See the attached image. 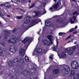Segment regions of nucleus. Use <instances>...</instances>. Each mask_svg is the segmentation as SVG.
<instances>
[{"label": "nucleus", "instance_id": "nucleus-11", "mask_svg": "<svg viewBox=\"0 0 79 79\" xmlns=\"http://www.w3.org/2000/svg\"><path fill=\"white\" fill-rule=\"evenodd\" d=\"M19 53L21 56H24L25 55V50L23 48L20 49L19 51Z\"/></svg>", "mask_w": 79, "mask_h": 79}, {"label": "nucleus", "instance_id": "nucleus-33", "mask_svg": "<svg viewBox=\"0 0 79 79\" xmlns=\"http://www.w3.org/2000/svg\"><path fill=\"white\" fill-rule=\"evenodd\" d=\"M68 52V48L65 49V53H67Z\"/></svg>", "mask_w": 79, "mask_h": 79}, {"label": "nucleus", "instance_id": "nucleus-45", "mask_svg": "<svg viewBox=\"0 0 79 79\" xmlns=\"http://www.w3.org/2000/svg\"><path fill=\"white\" fill-rule=\"evenodd\" d=\"M19 10H21V11H22V12H24V11H25L24 10H23V9H20Z\"/></svg>", "mask_w": 79, "mask_h": 79}, {"label": "nucleus", "instance_id": "nucleus-10", "mask_svg": "<svg viewBox=\"0 0 79 79\" xmlns=\"http://www.w3.org/2000/svg\"><path fill=\"white\" fill-rule=\"evenodd\" d=\"M53 36L52 35H49L47 36V37L48 39L50 41V44H53V42L52 40H53Z\"/></svg>", "mask_w": 79, "mask_h": 79}, {"label": "nucleus", "instance_id": "nucleus-50", "mask_svg": "<svg viewBox=\"0 0 79 79\" xmlns=\"http://www.w3.org/2000/svg\"><path fill=\"white\" fill-rule=\"evenodd\" d=\"M28 2L29 3H31V0H28Z\"/></svg>", "mask_w": 79, "mask_h": 79}, {"label": "nucleus", "instance_id": "nucleus-28", "mask_svg": "<svg viewBox=\"0 0 79 79\" xmlns=\"http://www.w3.org/2000/svg\"><path fill=\"white\" fill-rule=\"evenodd\" d=\"M16 29H17V28H14V29L12 30V32L13 33L15 32L16 31Z\"/></svg>", "mask_w": 79, "mask_h": 79}, {"label": "nucleus", "instance_id": "nucleus-53", "mask_svg": "<svg viewBox=\"0 0 79 79\" xmlns=\"http://www.w3.org/2000/svg\"><path fill=\"white\" fill-rule=\"evenodd\" d=\"M33 79H37V77H35L33 78Z\"/></svg>", "mask_w": 79, "mask_h": 79}, {"label": "nucleus", "instance_id": "nucleus-36", "mask_svg": "<svg viewBox=\"0 0 79 79\" xmlns=\"http://www.w3.org/2000/svg\"><path fill=\"white\" fill-rule=\"evenodd\" d=\"M74 30V28H73L70 30V32H73Z\"/></svg>", "mask_w": 79, "mask_h": 79}, {"label": "nucleus", "instance_id": "nucleus-61", "mask_svg": "<svg viewBox=\"0 0 79 79\" xmlns=\"http://www.w3.org/2000/svg\"><path fill=\"white\" fill-rule=\"evenodd\" d=\"M54 2H56L57 1V0H54Z\"/></svg>", "mask_w": 79, "mask_h": 79}, {"label": "nucleus", "instance_id": "nucleus-24", "mask_svg": "<svg viewBox=\"0 0 79 79\" xmlns=\"http://www.w3.org/2000/svg\"><path fill=\"white\" fill-rule=\"evenodd\" d=\"M3 51L2 50V49L0 48V56H2L3 55Z\"/></svg>", "mask_w": 79, "mask_h": 79}, {"label": "nucleus", "instance_id": "nucleus-22", "mask_svg": "<svg viewBox=\"0 0 79 79\" xmlns=\"http://www.w3.org/2000/svg\"><path fill=\"white\" fill-rule=\"evenodd\" d=\"M58 4H55L53 6V8L54 9H56V8H58Z\"/></svg>", "mask_w": 79, "mask_h": 79}, {"label": "nucleus", "instance_id": "nucleus-46", "mask_svg": "<svg viewBox=\"0 0 79 79\" xmlns=\"http://www.w3.org/2000/svg\"><path fill=\"white\" fill-rule=\"evenodd\" d=\"M33 18H35L36 17H37V16L35 14V15L33 16Z\"/></svg>", "mask_w": 79, "mask_h": 79}, {"label": "nucleus", "instance_id": "nucleus-20", "mask_svg": "<svg viewBox=\"0 0 79 79\" xmlns=\"http://www.w3.org/2000/svg\"><path fill=\"white\" fill-rule=\"evenodd\" d=\"M76 21H73V19H72L71 18H70V23H71V24H74V23H76Z\"/></svg>", "mask_w": 79, "mask_h": 79}, {"label": "nucleus", "instance_id": "nucleus-6", "mask_svg": "<svg viewBox=\"0 0 79 79\" xmlns=\"http://www.w3.org/2000/svg\"><path fill=\"white\" fill-rule=\"evenodd\" d=\"M3 32L4 33H5V34H6L4 35L3 38V40L5 42V41L7 40L8 39V37L9 36V34H10V32L7 30H3Z\"/></svg>", "mask_w": 79, "mask_h": 79}, {"label": "nucleus", "instance_id": "nucleus-12", "mask_svg": "<svg viewBox=\"0 0 79 79\" xmlns=\"http://www.w3.org/2000/svg\"><path fill=\"white\" fill-rule=\"evenodd\" d=\"M44 12V11L42 10H40L39 11H37L36 10L34 11V13L37 16V17H39V15L42 13Z\"/></svg>", "mask_w": 79, "mask_h": 79}, {"label": "nucleus", "instance_id": "nucleus-57", "mask_svg": "<svg viewBox=\"0 0 79 79\" xmlns=\"http://www.w3.org/2000/svg\"><path fill=\"white\" fill-rule=\"evenodd\" d=\"M21 74H23V75H25V74H24V72L21 73Z\"/></svg>", "mask_w": 79, "mask_h": 79}, {"label": "nucleus", "instance_id": "nucleus-49", "mask_svg": "<svg viewBox=\"0 0 79 79\" xmlns=\"http://www.w3.org/2000/svg\"><path fill=\"white\" fill-rule=\"evenodd\" d=\"M57 17V16H54L53 17H52V18H56Z\"/></svg>", "mask_w": 79, "mask_h": 79}, {"label": "nucleus", "instance_id": "nucleus-30", "mask_svg": "<svg viewBox=\"0 0 79 79\" xmlns=\"http://www.w3.org/2000/svg\"><path fill=\"white\" fill-rule=\"evenodd\" d=\"M63 35V33L60 32L59 33V35L60 36H61Z\"/></svg>", "mask_w": 79, "mask_h": 79}, {"label": "nucleus", "instance_id": "nucleus-13", "mask_svg": "<svg viewBox=\"0 0 79 79\" xmlns=\"http://www.w3.org/2000/svg\"><path fill=\"white\" fill-rule=\"evenodd\" d=\"M43 44L44 45H47V46H50V42L47 40H44L43 41Z\"/></svg>", "mask_w": 79, "mask_h": 79}, {"label": "nucleus", "instance_id": "nucleus-64", "mask_svg": "<svg viewBox=\"0 0 79 79\" xmlns=\"http://www.w3.org/2000/svg\"><path fill=\"white\" fill-rule=\"evenodd\" d=\"M71 0H70V1H71Z\"/></svg>", "mask_w": 79, "mask_h": 79}, {"label": "nucleus", "instance_id": "nucleus-9", "mask_svg": "<svg viewBox=\"0 0 79 79\" xmlns=\"http://www.w3.org/2000/svg\"><path fill=\"white\" fill-rule=\"evenodd\" d=\"M28 41L30 43H31L32 42V39H30L29 38H26L23 40L22 41V42H23L24 44H25L26 42H28Z\"/></svg>", "mask_w": 79, "mask_h": 79}, {"label": "nucleus", "instance_id": "nucleus-21", "mask_svg": "<svg viewBox=\"0 0 79 79\" xmlns=\"http://www.w3.org/2000/svg\"><path fill=\"white\" fill-rule=\"evenodd\" d=\"M4 6L5 7H6V8H10L11 7V6H9V4L8 3L4 4Z\"/></svg>", "mask_w": 79, "mask_h": 79}, {"label": "nucleus", "instance_id": "nucleus-15", "mask_svg": "<svg viewBox=\"0 0 79 79\" xmlns=\"http://www.w3.org/2000/svg\"><path fill=\"white\" fill-rule=\"evenodd\" d=\"M60 72L59 69H55L53 70V73L54 74H57Z\"/></svg>", "mask_w": 79, "mask_h": 79}, {"label": "nucleus", "instance_id": "nucleus-44", "mask_svg": "<svg viewBox=\"0 0 79 79\" xmlns=\"http://www.w3.org/2000/svg\"><path fill=\"white\" fill-rule=\"evenodd\" d=\"M20 1H21L22 2H25V0H20Z\"/></svg>", "mask_w": 79, "mask_h": 79}, {"label": "nucleus", "instance_id": "nucleus-35", "mask_svg": "<svg viewBox=\"0 0 79 79\" xmlns=\"http://www.w3.org/2000/svg\"><path fill=\"white\" fill-rule=\"evenodd\" d=\"M49 58L50 60H53V57H52V56H50L49 57Z\"/></svg>", "mask_w": 79, "mask_h": 79}, {"label": "nucleus", "instance_id": "nucleus-27", "mask_svg": "<svg viewBox=\"0 0 79 79\" xmlns=\"http://www.w3.org/2000/svg\"><path fill=\"white\" fill-rule=\"evenodd\" d=\"M39 53H41L42 52V49L41 48H40L38 49Z\"/></svg>", "mask_w": 79, "mask_h": 79}, {"label": "nucleus", "instance_id": "nucleus-51", "mask_svg": "<svg viewBox=\"0 0 79 79\" xmlns=\"http://www.w3.org/2000/svg\"><path fill=\"white\" fill-rule=\"evenodd\" d=\"M14 76H12V77H11V79H13L14 78Z\"/></svg>", "mask_w": 79, "mask_h": 79}, {"label": "nucleus", "instance_id": "nucleus-58", "mask_svg": "<svg viewBox=\"0 0 79 79\" xmlns=\"http://www.w3.org/2000/svg\"><path fill=\"white\" fill-rule=\"evenodd\" d=\"M68 54L69 55V49L68 51Z\"/></svg>", "mask_w": 79, "mask_h": 79}, {"label": "nucleus", "instance_id": "nucleus-2", "mask_svg": "<svg viewBox=\"0 0 79 79\" xmlns=\"http://www.w3.org/2000/svg\"><path fill=\"white\" fill-rule=\"evenodd\" d=\"M19 63H20L22 65L25 64V62L24 61L23 58H20L19 60L15 59H14L12 61H9L8 62V65L9 67H13L15 66H18Z\"/></svg>", "mask_w": 79, "mask_h": 79}, {"label": "nucleus", "instance_id": "nucleus-56", "mask_svg": "<svg viewBox=\"0 0 79 79\" xmlns=\"http://www.w3.org/2000/svg\"><path fill=\"white\" fill-rule=\"evenodd\" d=\"M77 44V42L76 41L75 42L74 44Z\"/></svg>", "mask_w": 79, "mask_h": 79}, {"label": "nucleus", "instance_id": "nucleus-47", "mask_svg": "<svg viewBox=\"0 0 79 79\" xmlns=\"http://www.w3.org/2000/svg\"><path fill=\"white\" fill-rule=\"evenodd\" d=\"M78 27L77 26H76L75 27V29H76Z\"/></svg>", "mask_w": 79, "mask_h": 79}, {"label": "nucleus", "instance_id": "nucleus-41", "mask_svg": "<svg viewBox=\"0 0 79 79\" xmlns=\"http://www.w3.org/2000/svg\"><path fill=\"white\" fill-rule=\"evenodd\" d=\"M69 39V36L68 37H67L65 39V40H66Z\"/></svg>", "mask_w": 79, "mask_h": 79}, {"label": "nucleus", "instance_id": "nucleus-34", "mask_svg": "<svg viewBox=\"0 0 79 79\" xmlns=\"http://www.w3.org/2000/svg\"><path fill=\"white\" fill-rule=\"evenodd\" d=\"M9 51L10 52H12V53H13V51H11L13 50V48H9Z\"/></svg>", "mask_w": 79, "mask_h": 79}, {"label": "nucleus", "instance_id": "nucleus-17", "mask_svg": "<svg viewBox=\"0 0 79 79\" xmlns=\"http://www.w3.org/2000/svg\"><path fill=\"white\" fill-rule=\"evenodd\" d=\"M75 73H76V71L72 70L70 72V77H72Z\"/></svg>", "mask_w": 79, "mask_h": 79}, {"label": "nucleus", "instance_id": "nucleus-55", "mask_svg": "<svg viewBox=\"0 0 79 79\" xmlns=\"http://www.w3.org/2000/svg\"><path fill=\"white\" fill-rule=\"evenodd\" d=\"M73 2H76V0H72Z\"/></svg>", "mask_w": 79, "mask_h": 79}, {"label": "nucleus", "instance_id": "nucleus-25", "mask_svg": "<svg viewBox=\"0 0 79 79\" xmlns=\"http://www.w3.org/2000/svg\"><path fill=\"white\" fill-rule=\"evenodd\" d=\"M16 18L17 19H22V18H23V15H21V16H17L16 17Z\"/></svg>", "mask_w": 79, "mask_h": 79}, {"label": "nucleus", "instance_id": "nucleus-39", "mask_svg": "<svg viewBox=\"0 0 79 79\" xmlns=\"http://www.w3.org/2000/svg\"><path fill=\"white\" fill-rule=\"evenodd\" d=\"M76 46H73L72 48L73 50H76Z\"/></svg>", "mask_w": 79, "mask_h": 79}, {"label": "nucleus", "instance_id": "nucleus-32", "mask_svg": "<svg viewBox=\"0 0 79 79\" xmlns=\"http://www.w3.org/2000/svg\"><path fill=\"white\" fill-rule=\"evenodd\" d=\"M5 43L4 42L1 43V44L4 47H5Z\"/></svg>", "mask_w": 79, "mask_h": 79}, {"label": "nucleus", "instance_id": "nucleus-19", "mask_svg": "<svg viewBox=\"0 0 79 79\" xmlns=\"http://www.w3.org/2000/svg\"><path fill=\"white\" fill-rule=\"evenodd\" d=\"M24 59L25 61L27 62H28L29 61V59L28 58V57L27 56H26L24 57Z\"/></svg>", "mask_w": 79, "mask_h": 79}, {"label": "nucleus", "instance_id": "nucleus-5", "mask_svg": "<svg viewBox=\"0 0 79 79\" xmlns=\"http://www.w3.org/2000/svg\"><path fill=\"white\" fill-rule=\"evenodd\" d=\"M71 65L72 68L74 69H77L78 68V67H79V64L76 61H72Z\"/></svg>", "mask_w": 79, "mask_h": 79}, {"label": "nucleus", "instance_id": "nucleus-29", "mask_svg": "<svg viewBox=\"0 0 79 79\" xmlns=\"http://www.w3.org/2000/svg\"><path fill=\"white\" fill-rule=\"evenodd\" d=\"M73 51L71 50L70 49V54L69 55H73Z\"/></svg>", "mask_w": 79, "mask_h": 79}, {"label": "nucleus", "instance_id": "nucleus-31", "mask_svg": "<svg viewBox=\"0 0 79 79\" xmlns=\"http://www.w3.org/2000/svg\"><path fill=\"white\" fill-rule=\"evenodd\" d=\"M43 10H44V12L43 13L42 15H44V14H45V13H47V11H46V10H45V9H44Z\"/></svg>", "mask_w": 79, "mask_h": 79}, {"label": "nucleus", "instance_id": "nucleus-8", "mask_svg": "<svg viewBox=\"0 0 79 79\" xmlns=\"http://www.w3.org/2000/svg\"><path fill=\"white\" fill-rule=\"evenodd\" d=\"M31 17L27 16L26 17L24 18V24H28V23H29L30 22H31Z\"/></svg>", "mask_w": 79, "mask_h": 79}, {"label": "nucleus", "instance_id": "nucleus-52", "mask_svg": "<svg viewBox=\"0 0 79 79\" xmlns=\"http://www.w3.org/2000/svg\"><path fill=\"white\" fill-rule=\"evenodd\" d=\"M77 31H75L73 32V34H76V33H77Z\"/></svg>", "mask_w": 79, "mask_h": 79}, {"label": "nucleus", "instance_id": "nucleus-4", "mask_svg": "<svg viewBox=\"0 0 79 79\" xmlns=\"http://www.w3.org/2000/svg\"><path fill=\"white\" fill-rule=\"evenodd\" d=\"M40 22H41V20H39L38 19H33L31 21L30 26H28V28H29L30 27H31L34 26L35 25V24H38V23Z\"/></svg>", "mask_w": 79, "mask_h": 79}, {"label": "nucleus", "instance_id": "nucleus-3", "mask_svg": "<svg viewBox=\"0 0 79 79\" xmlns=\"http://www.w3.org/2000/svg\"><path fill=\"white\" fill-rule=\"evenodd\" d=\"M21 40V39L19 37H16V36H14V37H13L11 39H10L7 41L9 43H11L12 44H16L17 41L19 42Z\"/></svg>", "mask_w": 79, "mask_h": 79}, {"label": "nucleus", "instance_id": "nucleus-42", "mask_svg": "<svg viewBox=\"0 0 79 79\" xmlns=\"http://www.w3.org/2000/svg\"><path fill=\"white\" fill-rule=\"evenodd\" d=\"M29 44L28 45H25L24 46V47H26L27 48V47H28V46H29Z\"/></svg>", "mask_w": 79, "mask_h": 79}, {"label": "nucleus", "instance_id": "nucleus-60", "mask_svg": "<svg viewBox=\"0 0 79 79\" xmlns=\"http://www.w3.org/2000/svg\"><path fill=\"white\" fill-rule=\"evenodd\" d=\"M56 43H57V44L58 45V41H56Z\"/></svg>", "mask_w": 79, "mask_h": 79}, {"label": "nucleus", "instance_id": "nucleus-40", "mask_svg": "<svg viewBox=\"0 0 79 79\" xmlns=\"http://www.w3.org/2000/svg\"><path fill=\"white\" fill-rule=\"evenodd\" d=\"M36 52H37V53H39V49H36L35 50Z\"/></svg>", "mask_w": 79, "mask_h": 79}, {"label": "nucleus", "instance_id": "nucleus-54", "mask_svg": "<svg viewBox=\"0 0 79 79\" xmlns=\"http://www.w3.org/2000/svg\"><path fill=\"white\" fill-rule=\"evenodd\" d=\"M0 26H2V23L0 22Z\"/></svg>", "mask_w": 79, "mask_h": 79}, {"label": "nucleus", "instance_id": "nucleus-37", "mask_svg": "<svg viewBox=\"0 0 79 79\" xmlns=\"http://www.w3.org/2000/svg\"><path fill=\"white\" fill-rule=\"evenodd\" d=\"M13 50L14 51V52L16 51V47H14L13 48Z\"/></svg>", "mask_w": 79, "mask_h": 79}, {"label": "nucleus", "instance_id": "nucleus-1", "mask_svg": "<svg viewBox=\"0 0 79 79\" xmlns=\"http://www.w3.org/2000/svg\"><path fill=\"white\" fill-rule=\"evenodd\" d=\"M63 16L64 18V20L58 18L56 20V21L54 22V24H56L57 23H58L59 24H63V25L62 27H64L65 25L68 24L69 23V10H68L67 8L65 10L64 12L61 15Z\"/></svg>", "mask_w": 79, "mask_h": 79}, {"label": "nucleus", "instance_id": "nucleus-48", "mask_svg": "<svg viewBox=\"0 0 79 79\" xmlns=\"http://www.w3.org/2000/svg\"><path fill=\"white\" fill-rule=\"evenodd\" d=\"M7 17H8V18H10V15H7Z\"/></svg>", "mask_w": 79, "mask_h": 79}, {"label": "nucleus", "instance_id": "nucleus-43", "mask_svg": "<svg viewBox=\"0 0 79 79\" xmlns=\"http://www.w3.org/2000/svg\"><path fill=\"white\" fill-rule=\"evenodd\" d=\"M43 52H44V53H46V49H44Z\"/></svg>", "mask_w": 79, "mask_h": 79}, {"label": "nucleus", "instance_id": "nucleus-18", "mask_svg": "<svg viewBox=\"0 0 79 79\" xmlns=\"http://www.w3.org/2000/svg\"><path fill=\"white\" fill-rule=\"evenodd\" d=\"M73 78L74 79H78L79 78V74H75L74 75Z\"/></svg>", "mask_w": 79, "mask_h": 79}, {"label": "nucleus", "instance_id": "nucleus-63", "mask_svg": "<svg viewBox=\"0 0 79 79\" xmlns=\"http://www.w3.org/2000/svg\"><path fill=\"white\" fill-rule=\"evenodd\" d=\"M69 32V31H68V32Z\"/></svg>", "mask_w": 79, "mask_h": 79}, {"label": "nucleus", "instance_id": "nucleus-26", "mask_svg": "<svg viewBox=\"0 0 79 79\" xmlns=\"http://www.w3.org/2000/svg\"><path fill=\"white\" fill-rule=\"evenodd\" d=\"M35 5V3H33L31 6L29 7V9H31L32 8H33Z\"/></svg>", "mask_w": 79, "mask_h": 79}, {"label": "nucleus", "instance_id": "nucleus-14", "mask_svg": "<svg viewBox=\"0 0 79 79\" xmlns=\"http://www.w3.org/2000/svg\"><path fill=\"white\" fill-rule=\"evenodd\" d=\"M58 55L60 59H61V58H62L66 57V54L63 52H62L61 55L60 54H58Z\"/></svg>", "mask_w": 79, "mask_h": 79}, {"label": "nucleus", "instance_id": "nucleus-7", "mask_svg": "<svg viewBox=\"0 0 79 79\" xmlns=\"http://www.w3.org/2000/svg\"><path fill=\"white\" fill-rule=\"evenodd\" d=\"M64 67L63 68V69L61 70L62 73H64V72L63 71H64L65 72H64L66 75L68 74L69 73V71L68 70L69 69V67L67 65L64 66Z\"/></svg>", "mask_w": 79, "mask_h": 79}, {"label": "nucleus", "instance_id": "nucleus-59", "mask_svg": "<svg viewBox=\"0 0 79 79\" xmlns=\"http://www.w3.org/2000/svg\"><path fill=\"white\" fill-rule=\"evenodd\" d=\"M0 15H2V16H4V15H2V14H0Z\"/></svg>", "mask_w": 79, "mask_h": 79}, {"label": "nucleus", "instance_id": "nucleus-23", "mask_svg": "<svg viewBox=\"0 0 79 79\" xmlns=\"http://www.w3.org/2000/svg\"><path fill=\"white\" fill-rule=\"evenodd\" d=\"M52 23L50 22H48L47 23V26H52Z\"/></svg>", "mask_w": 79, "mask_h": 79}, {"label": "nucleus", "instance_id": "nucleus-62", "mask_svg": "<svg viewBox=\"0 0 79 79\" xmlns=\"http://www.w3.org/2000/svg\"><path fill=\"white\" fill-rule=\"evenodd\" d=\"M69 41L68 42V43H69Z\"/></svg>", "mask_w": 79, "mask_h": 79}, {"label": "nucleus", "instance_id": "nucleus-38", "mask_svg": "<svg viewBox=\"0 0 79 79\" xmlns=\"http://www.w3.org/2000/svg\"><path fill=\"white\" fill-rule=\"evenodd\" d=\"M53 10V8H52V7H51L49 9V10L51 11H53V10Z\"/></svg>", "mask_w": 79, "mask_h": 79}, {"label": "nucleus", "instance_id": "nucleus-16", "mask_svg": "<svg viewBox=\"0 0 79 79\" xmlns=\"http://www.w3.org/2000/svg\"><path fill=\"white\" fill-rule=\"evenodd\" d=\"M53 48L54 49V50H53V51H55V52H56V50L57 49V48H58V50H59V51H60V52L61 51V48H59L58 49L57 46H54Z\"/></svg>", "mask_w": 79, "mask_h": 79}]
</instances>
